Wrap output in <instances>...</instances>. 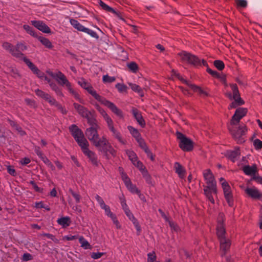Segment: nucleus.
Listing matches in <instances>:
<instances>
[{
  "instance_id": "1a4fd4ad",
  "label": "nucleus",
  "mask_w": 262,
  "mask_h": 262,
  "mask_svg": "<svg viewBox=\"0 0 262 262\" xmlns=\"http://www.w3.org/2000/svg\"><path fill=\"white\" fill-rule=\"evenodd\" d=\"M69 129L71 134L80 147L85 145L86 143L89 142L84 137L82 130L77 125L72 124L69 126Z\"/></svg>"
},
{
  "instance_id": "f3484780",
  "label": "nucleus",
  "mask_w": 262,
  "mask_h": 262,
  "mask_svg": "<svg viewBox=\"0 0 262 262\" xmlns=\"http://www.w3.org/2000/svg\"><path fill=\"white\" fill-rule=\"evenodd\" d=\"M95 199L99 204L100 208L104 210L105 213L107 216L111 218L116 215L111 211L110 206L105 204L103 199L98 194H96Z\"/></svg>"
},
{
  "instance_id": "0e129e2a",
  "label": "nucleus",
  "mask_w": 262,
  "mask_h": 262,
  "mask_svg": "<svg viewBox=\"0 0 262 262\" xmlns=\"http://www.w3.org/2000/svg\"><path fill=\"white\" fill-rule=\"evenodd\" d=\"M144 151L147 155V156L151 160V161H155V156L154 155H153L152 152L151 151V150L149 149L148 147L146 149L144 150Z\"/></svg>"
},
{
  "instance_id": "6ab92c4d",
  "label": "nucleus",
  "mask_w": 262,
  "mask_h": 262,
  "mask_svg": "<svg viewBox=\"0 0 262 262\" xmlns=\"http://www.w3.org/2000/svg\"><path fill=\"white\" fill-rule=\"evenodd\" d=\"M219 241L220 244V250L222 251L221 256L222 257H224L226 254L227 251L229 250L231 245V242L230 239L226 238H222Z\"/></svg>"
},
{
  "instance_id": "7c9ffc66",
  "label": "nucleus",
  "mask_w": 262,
  "mask_h": 262,
  "mask_svg": "<svg viewBox=\"0 0 262 262\" xmlns=\"http://www.w3.org/2000/svg\"><path fill=\"white\" fill-rule=\"evenodd\" d=\"M36 38L41 43L42 45L46 48L49 49H52L53 48V46L51 41L47 38L43 37L42 36H38Z\"/></svg>"
},
{
  "instance_id": "864d4df0",
  "label": "nucleus",
  "mask_w": 262,
  "mask_h": 262,
  "mask_svg": "<svg viewBox=\"0 0 262 262\" xmlns=\"http://www.w3.org/2000/svg\"><path fill=\"white\" fill-rule=\"evenodd\" d=\"M157 256L155 251L147 254V262H155L156 260Z\"/></svg>"
},
{
  "instance_id": "09e8293b",
  "label": "nucleus",
  "mask_w": 262,
  "mask_h": 262,
  "mask_svg": "<svg viewBox=\"0 0 262 262\" xmlns=\"http://www.w3.org/2000/svg\"><path fill=\"white\" fill-rule=\"evenodd\" d=\"M69 192L72 194L73 197L75 199L76 203H79L80 202L81 196L78 192L73 191L72 189H69Z\"/></svg>"
},
{
  "instance_id": "0eeeda50",
  "label": "nucleus",
  "mask_w": 262,
  "mask_h": 262,
  "mask_svg": "<svg viewBox=\"0 0 262 262\" xmlns=\"http://www.w3.org/2000/svg\"><path fill=\"white\" fill-rule=\"evenodd\" d=\"M178 55L181 57V61L183 63H187L195 68L200 67L203 65L202 59H200L198 56L191 53L182 51L179 53Z\"/></svg>"
},
{
  "instance_id": "ea45409f",
  "label": "nucleus",
  "mask_w": 262,
  "mask_h": 262,
  "mask_svg": "<svg viewBox=\"0 0 262 262\" xmlns=\"http://www.w3.org/2000/svg\"><path fill=\"white\" fill-rule=\"evenodd\" d=\"M23 28L24 30L30 35L36 38L38 35L37 33L35 32L34 29L28 25H23Z\"/></svg>"
},
{
  "instance_id": "6e6552de",
  "label": "nucleus",
  "mask_w": 262,
  "mask_h": 262,
  "mask_svg": "<svg viewBox=\"0 0 262 262\" xmlns=\"http://www.w3.org/2000/svg\"><path fill=\"white\" fill-rule=\"evenodd\" d=\"M176 136L179 141V147L183 151L190 152L193 150L194 142L190 138L178 130L176 132Z\"/></svg>"
},
{
  "instance_id": "f704fd0d",
  "label": "nucleus",
  "mask_w": 262,
  "mask_h": 262,
  "mask_svg": "<svg viewBox=\"0 0 262 262\" xmlns=\"http://www.w3.org/2000/svg\"><path fill=\"white\" fill-rule=\"evenodd\" d=\"M125 152L133 164H135V163H136L137 161L138 160V158L136 154L133 150L129 149L126 150Z\"/></svg>"
},
{
  "instance_id": "37998d69",
  "label": "nucleus",
  "mask_w": 262,
  "mask_h": 262,
  "mask_svg": "<svg viewBox=\"0 0 262 262\" xmlns=\"http://www.w3.org/2000/svg\"><path fill=\"white\" fill-rule=\"evenodd\" d=\"M214 67L220 71H222L225 68V64L222 60H215L213 61Z\"/></svg>"
},
{
  "instance_id": "bb28decb",
  "label": "nucleus",
  "mask_w": 262,
  "mask_h": 262,
  "mask_svg": "<svg viewBox=\"0 0 262 262\" xmlns=\"http://www.w3.org/2000/svg\"><path fill=\"white\" fill-rule=\"evenodd\" d=\"M242 170L246 175L254 176L257 170V165L255 164H253L251 166L248 165H245L243 167Z\"/></svg>"
},
{
  "instance_id": "a18cd8bd",
  "label": "nucleus",
  "mask_w": 262,
  "mask_h": 262,
  "mask_svg": "<svg viewBox=\"0 0 262 262\" xmlns=\"http://www.w3.org/2000/svg\"><path fill=\"white\" fill-rule=\"evenodd\" d=\"M143 177L145 179L146 182L148 184H151L152 185V178L151 176L149 174L147 170H144V172L142 173Z\"/></svg>"
},
{
  "instance_id": "3c124183",
  "label": "nucleus",
  "mask_w": 262,
  "mask_h": 262,
  "mask_svg": "<svg viewBox=\"0 0 262 262\" xmlns=\"http://www.w3.org/2000/svg\"><path fill=\"white\" fill-rule=\"evenodd\" d=\"M102 80L104 83H112L116 80V78L114 76L111 77L108 75H105L103 76Z\"/></svg>"
},
{
  "instance_id": "8fccbe9b",
  "label": "nucleus",
  "mask_w": 262,
  "mask_h": 262,
  "mask_svg": "<svg viewBox=\"0 0 262 262\" xmlns=\"http://www.w3.org/2000/svg\"><path fill=\"white\" fill-rule=\"evenodd\" d=\"M35 207L36 208H44L47 211H50L51 210L50 207L48 205L44 204L42 201L36 202Z\"/></svg>"
},
{
  "instance_id": "5fc2aeb1",
  "label": "nucleus",
  "mask_w": 262,
  "mask_h": 262,
  "mask_svg": "<svg viewBox=\"0 0 262 262\" xmlns=\"http://www.w3.org/2000/svg\"><path fill=\"white\" fill-rule=\"evenodd\" d=\"M104 119L106 122L107 127L108 129L112 127H114V124L112 118L109 116V115L104 118Z\"/></svg>"
},
{
  "instance_id": "e433bc0d",
  "label": "nucleus",
  "mask_w": 262,
  "mask_h": 262,
  "mask_svg": "<svg viewBox=\"0 0 262 262\" xmlns=\"http://www.w3.org/2000/svg\"><path fill=\"white\" fill-rule=\"evenodd\" d=\"M190 88L193 91V92H198L200 95H203L205 96H209V94L207 92L204 91L201 87L195 84H192V85H190Z\"/></svg>"
},
{
  "instance_id": "4d7b16f0",
  "label": "nucleus",
  "mask_w": 262,
  "mask_h": 262,
  "mask_svg": "<svg viewBox=\"0 0 262 262\" xmlns=\"http://www.w3.org/2000/svg\"><path fill=\"white\" fill-rule=\"evenodd\" d=\"M29 183L32 186L33 188L36 192L40 193L43 192V189L42 188L39 187L34 181H31Z\"/></svg>"
},
{
  "instance_id": "79ce46f5",
  "label": "nucleus",
  "mask_w": 262,
  "mask_h": 262,
  "mask_svg": "<svg viewBox=\"0 0 262 262\" xmlns=\"http://www.w3.org/2000/svg\"><path fill=\"white\" fill-rule=\"evenodd\" d=\"M79 243L81 244V246L84 249H91V246L89 243L83 237L80 236L79 238Z\"/></svg>"
},
{
  "instance_id": "20e7f679",
  "label": "nucleus",
  "mask_w": 262,
  "mask_h": 262,
  "mask_svg": "<svg viewBox=\"0 0 262 262\" xmlns=\"http://www.w3.org/2000/svg\"><path fill=\"white\" fill-rule=\"evenodd\" d=\"M230 87L232 93L229 92L226 94V97L230 100H234L229 105L228 109L236 108L245 104L244 100L241 97V95L238 86L236 83L230 84Z\"/></svg>"
},
{
  "instance_id": "2f4dec72",
  "label": "nucleus",
  "mask_w": 262,
  "mask_h": 262,
  "mask_svg": "<svg viewBox=\"0 0 262 262\" xmlns=\"http://www.w3.org/2000/svg\"><path fill=\"white\" fill-rule=\"evenodd\" d=\"M202 62L203 66H204V67L207 68L206 71L208 73L210 74L214 78H219L220 73L216 71H213V70H211L209 67V66H208L207 61L205 59H202Z\"/></svg>"
},
{
  "instance_id": "bf43d9fd",
  "label": "nucleus",
  "mask_w": 262,
  "mask_h": 262,
  "mask_svg": "<svg viewBox=\"0 0 262 262\" xmlns=\"http://www.w3.org/2000/svg\"><path fill=\"white\" fill-rule=\"evenodd\" d=\"M253 145L256 150H260L262 148V141L258 139H256L253 141Z\"/></svg>"
},
{
  "instance_id": "4c0bfd02",
  "label": "nucleus",
  "mask_w": 262,
  "mask_h": 262,
  "mask_svg": "<svg viewBox=\"0 0 262 262\" xmlns=\"http://www.w3.org/2000/svg\"><path fill=\"white\" fill-rule=\"evenodd\" d=\"M127 129L129 131V132H130V134L132 135V136L133 137H134L136 140H137V139H138L141 137V135L140 133H139V132L138 131V130L137 129L134 128L132 126H130V125L128 126Z\"/></svg>"
},
{
  "instance_id": "a878e982",
  "label": "nucleus",
  "mask_w": 262,
  "mask_h": 262,
  "mask_svg": "<svg viewBox=\"0 0 262 262\" xmlns=\"http://www.w3.org/2000/svg\"><path fill=\"white\" fill-rule=\"evenodd\" d=\"M110 131L112 133V135L114 138L117 140L118 141L123 145H125L126 141L123 139L121 133L115 127H112L109 129Z\"/></svg>"
},
{
  "instance_id": "58836bf2",
  "label": "nucleus",
  "mask_w": 262,
  "mask_h": 262,
  "mask_svg": "<svg viewBox=\"0 0 262 262\" xmlns=\"http://www.w3.org/2000/svg\"><path fill=\"white\" fill-rule=\"evenodd\" d=\"M53 102L51 103V104H50L51 105H54L55 106L57 109L58 110H59L60 111V112L63 114V115H66L67 114V111L66 110V109L64 107L62 106V105L61 104H60L59 103H58L56 100L55 99H54V100L53 101H52Z\"/></svg>"
},
{
  "instance_id": "4be33fe9",
  "label": "nucleus",
  "mask_w": 262,
  "mask_h": 262,
  "mask_svg": "<svg viewBox=\"0 0 262 262\" xmlns=\"http://www.w3.org/2000/svg\"><path fill=\"white\" fill-rule=\"evenodd\" d=\"M31 24L39 31L45 33H50L51 29L43 21L41 20H31Z\"/></svg>"
},
{
  "instance_id": "39448f33",
  "label": "nucleus",
  "mask_w": 262,
  "mask_h": 262,
  "mask_svg": "<svg viewBox=\"0 0 262 262\" xmlns=\"http://www.w3.org/2000/svg\"><path fill=\"white\" fill-rule=\"evenodd\" d=\"M49 74L51 77L55 78L59 84L62 86L65 85L69 93L71 94L76 100H79L80 99L79 94L73 89L71 82H69L66 76L61 71H58L56 73L51 72Z\"/></svg>"
},
{
  "instance_id": "72a5a7b5",
  "label": "nucleus",
  "mask_w": 262,
  "mask_h": 262,
  "mask_svg": "<svg viewBox=\"0 0 262 262\" xmlns=\"http://www.w3.org/2000/svg\"><path fill=\"white\" fill-rule=\"evenodd\" d=\"M128 85L134 92L138 93L141 97L144 96L143 91L139 85L133 83H128Z\"/></svg>"
},
{
  "instance_id": "5701e85b",
  "label": "nucleus",
  "mask_w": 262,
  "mask_h": 262,
  "mask_svg": "<svg viewBox=\"0 0 262 262\" xmlns=\"http://www.w3.org/2000/svg\"><path fill=\"white\" fill-rule=\"evenodd\" d=\"M132 113L138 123L141 126V127L144 128L146 125V123L141 112L137 108L133 107L132 110Z\"/></svg>"
},
{
  "instance_id": "6e6d98bb",
  "label": "nucleus",
  "mask_w": 262,
  "mask_h": 262,
  "mask_svg": "<svg viewBox=\"0 0 262 262\" xmlns=\"http://www.w3.org/2000/svg\"><path fill=\"white\" fill-rule=\"evenodd\" d=\"M119 199L120 200V204L121 205V207L124 211H125L127 209H129L126 203V200L123 195H122L121 196L119 197Z\"/></svg>"
},
{
  "instance_id": "a19ab883",
  "label": "nucleus",
  "mask_w": 262,
  "mask_h": 262,
  "mask_svg": "<svg viewBox=\"0 0 262 262\" xmlns=\"http://www.w3.org/2000/svg\"><path fill=\"white\" fill-rule=\"evenodd\" d=\"M126 188L133 193H139V190L135 185L133 184L132 181L125 185Z\"/></svg>"
},
{
  "instance_id": "680f3d73",
  "label": "nucleus",
  "mask_w": 262,
  "mask_h": 262,
  "mask_svg": "<svg viewBox=\"0 0 262 262\" xmlns=\"http://www.w3.org/2000/svg\"><path fill=\"white\" fill-rule=\"evenodd\" d=\"M25 101L28 105H29L31 107H32L34 108L36 107V102L35 100H34L33 99H31L29 98H26L25 99Z\"/></svg>"
},
{
  "instance_id": "aec40b11",
  "label": "nucleus",
  "mask_w": 262,
  "mask_h": 262,
  "mask_svg": "<svg viewBox=\"0 0 262 262\" xmlns=\"http://www.w3.org/2000/svg\"><path fill=\"white\" fill-rule=\"evenodd\" d=\"M126 215L128 217V219L132 222L134 224L135 227L137 230V235H139L141 232V228L139 222L137 219L134 216L133 213L130 211L129 209H127L124 211Z\"/></svg>"
},
{
  "instance_id": "9d476101",
  "label": "nucleus",
  "mask_w": 262,
  "mask_h": 262,
  "mask_svg": "<svg viewBox=\"0 0 262 262\" xmlns=\"http://www.w3.org/2000/svg\"><path fill=\"white\" fill-rule=\"evenodd\" d=\"M89 143L88 142L85 145L80 147L83 154L89 159V161L94 166L98 167L100 164L98 159V157L96 153L91 150L89 148Z\"/></svg>"
},
{
  "instance_id": "cd10ccee",
  "label": "nucleus",
  "mask_w": 262,
  "mask_h": 262,
  "mask_svg": "<svg viewBox=\"0 0 262 262\" xmlns=\"http://www.w3.org/2000/svg\"><path fill=\"white\" fill-rule=\"evenodd\" d=\"M175 172L178 174L181 179H183L185 177L186 170L182 165L179 162H176L174 164Z\"/></svg>"
},
{
  "instance_id": "f03ea898",
  "label": "nucleus",
  "mask_w": 262,
  "mask_h": 262,
  "mask_svg": "<svg viewBox=\"0 0 262 262\" xmlns=\"http://www.w3.org/2000/svg\"><path fill=\"white\" fill-rule=\"evenodd\" d=\"M83 89L87 91L96 100L100 102L101 104L107 107L111 111L116 115L120 118H123V112L113 102L106 99L103 96H100L97 93L96 91L94 90L93 86L88 83L84 78H82L80 81L78 82Z\"/></svg>"
},
{
  "instance_id": "a211bd4d",
  "label": "nucleus",
  "mask_w": 262,
  "mask_h": 262,
  "mask_svg": "<svg viewBox=\"0 0 262 262\" xmlns=\"http://www.w3.org/2000/svg\"><path fill=\"white\" fill-rule=\"evenodd\" d=\"M240 155V148L238 146L235 147L233 150H227L225 154V156L233 163L237 160Z\"/></svg>"
},
{
  "instance_id": "2eb2a0df",
  "label": "nucleus",
  "mask_w": 262,
  "mask_h": 262,
  "mask_svg": "<svg viewBox=\"0 0 262 262\" xmlns=\"http://www.w3.org/2000/svg\"><path fill=\"white\" fill-rule=\"evenodd\" d=\"M2 46L4 49L8 51L12 56L16 58L22 60V58L25 57L21 51L18 50L17 48H15L12 44L6 41L3 42Z\"/></svg>"
},
{
  "instance_id": "603ef678",
  "label": "nucleus",
  "mask_w": 262,
  "mask_h": 262,
  "mask_svg": "<svg viewBox=\"0 0 262 262\" xmlns=\"http://www.w3.org/2000/svg\"><path fill=\"white\" fill-rule=\"evenodd\" d=\"M134 165L139 169V170L141 172V173L144 172V170H147L146 169V167L144 166V165L142 163V162H141L140 161H139V160H138L137 161V162H136V163H135V164H134Z\"/></svg>"
},
{
  "instance_id": "9b49d317",
  "label": "nucleus",
  "mask_w": 262,
  "mask_h": 262,
  "mask_svg": "<svg viewBox=\"0 0 262 262\" xmlns=\"http://www.w3.org/2000/svg\"><path fill=\"white\" fill-rule=\"evenodd\" d=\"M225 218L223 213H220L217 221L216 233L218 239L226 238V231L225 229Z\"/></svg>"
},
{
  "instance_id": "052dcab7",
  "label": "nucleus",
  "mask_w": 262,
  "mask_h": 262,
  "mask_svg": "<svg viewBox=\"0 0 262 262\" xmlns=\"http://www.w3.org/2000/svg\"><path fill=\"white\" fill-rule=\"evenodd\" d=\"M237 7L246 8L247 6V2L246 0H236Z\"/></svg>"
},
{
  "instance_id": "f8f14e48",
  "label": "nucleus",
  "mask_w": 262,
  "mask_h": 262,
  "mask_svg": "<svg viewBox=\"0 0 262 262\" xmlns=\"http://www.w3.org/2000/svg\"><path fill=\"white\" fill-rule=\"evenodd\" d=\"M70 23L71 25L78 31L86 33V34L90 35L91 37L96 39H99V36L96 32L89 28L84 27L77 20L74 18H71L70 20Z\"/></svg>"
},
{
  "instance_id": "774afa93",
  "label": "nucleus",
  "mask_w": 262,
  "mask_h": 262,
  "mask_svg": "<svg viewBox=\"0 0 262 262\" xmlns=\"http://www.w3.org/2000/svg\"><path fill=\"white\" fill-rule=\"evenodd\" d=\"M251 180H254L257 183L262 184V177L259 176H256L254 175L251 179Z\"/></svg>"
},
{
  "instance_id": "b1692460",
  "label": "nucleus",
  "mask_w": 262,
  "mask_h": 262,
  "mask_svg": "<svg viewBox=\"0 0 262 262\" xmlns=\"http://www.w3.org/2000/svg\"><path fill=\"white\" fill-rule=\"evenodd\" d=\"M86 119L87 123L89 126L92 125H96L98 123L96 119V115L94 110L90 111L88 113L85 114L84 118Z\"/></svg>"
},
{
  "instance_id": "7ed1b4c3",
  "label": "nucleus",
  "mask_w": 262,
  "mask_h": 262,
  "mask_svg": "<svg viewBox=\"0 0 262 262\" xmlns=\"http://www.w3.org/2000/svg\"><path fill=\"white\" fill-rule=\"evenodd\" d=\"M203 177L207 185H203L204 195L213 204L215 203L212 193L216 194L217 192L216 182L214 177L210 169L203 171Z\"/></svg>"
},
{
  "instance_id": "f257e3e1",
  "label": "nucleus",
  "mask_w": 262,
  "mask_h": 262,
  "mask_svg": "<svg viewBox=\"0 0 262 262\" xmlns=\"http://www.w3.org/2000/svg\"><path fill=\"white\" fill-rule=\"evenodd\" d=\"M100 126L98 123L96 125H90L85 130V135L92 144L97 148V149L104 154L107 159H110V155L115 157L117 155V151L113 148L112 145L103 136L100 137L98 134V130Z\"/></svg>"
},
{
  "instance_id": "c03bdc74",
  "label": "nucleus",
  "mask_w": 262,
  "mask_h": 262,
  "mask_svg": "<svg viewBox=\"0 0 262 262\" xmlns=\"http://www.w3.org/2000/svg\"><path fill=\"white\" fill-rule=\"evenodd\" d=\"M115 87L119 93H126L128 89L127 86L123 83H118L116 84Z\"/></svg>"
},
{
  "instance_id": "69168bd1",
  "label": "nucleus",
  "mask_w": 262,
  "mask_h": 262,
  "mask_svg": "<svg viewBox=\"0 0 262 262\" xmlns=\"http://www.w3.org/2000/svg\"><path fill=\"white\" fill-rule=\"evenodd\" d=\"M121 176L122 180H123L125 185L127 184H128L130 182H131L130 179L125 172L121 174Z\"/></svg>"
},
{
  "instance_id": "412c9836",
  "label": "nucleus",
  "mask_w": 262,
  "mask_h": 262,
  "mask_svg": "<svg viewBox=\"0 0 262 262\" xmlns=\"http://www.w3.org/2000/svg\"><path fill=\"white\" fill-rule=\"evenodd\" d=\"M245 192L249 197L253 200H261L262 198V193L256 187H247L245 189Z\"/></svg>"
},
{
  "instance_id": "393cba45",
  "label": "nucleus",
  "mask_w": 262,
  "mask_h": 262,
  "mask_svg": "<svg viewBox=\"0 0 262 262\" xmlns=\"http://www.w3.org/2000/svg\"><path fill=\"white\" fill-rule=\"evenodd\" d=\"M35 94L38 97H40L43 99H44L45 101H47L50 104H51V103L53 102L55 98L51 97V96L45 92L44 91L37 89L35 90Z\"/></svg>"
},
{
  "instance_id": "dca6fc26",
  "label": "nucleus",
  "mask_w": 262,
  "mask_h": 262,
  "mask_svg": "<svg viewBox=\"0 0 262 262\" xmlns=\"http://www.w3.org/2000/svg\"><path fill=\"white\" fill-rule=\"evenodd\" d=\"M22 60L27 65L31 71L38 78L42 79L45 76V73L41 71L30 59L27 57H23Z\"/></svg>"
},
{
  "instance_id": "473e14b6",
  "label": "nucleus",
  "mask_w": 262,
  "mask_h": 262,
  "mask_svg": "<svg viewBox=\"0 0 262 262\" xmlns=\"http://www.w3.org/2000/svg\"><path fill=\"white\" fill-rule=\"evenodd\" d=\"M57 222L63 228H66L70 225L71 221L70 217L64 216L58 219Z\"/></svg>"
},
{
  "instance_id": "c85d7f7f",
  "label": "nucleus",
  "mask_w": 262,
  "mask_h": 262,
  "mask_svg": "<svg viewBox=\"0 0 262 262\" xmlns=\"http://www.w3.org/2000/svg\"><path fill=\"white\" fill-rule=\"evenodd\" d=\"M73 106L75 109L77 111L79 115L82 117L84 118V116L89 113L90 111L86 107L83 105H81L77 103H74Z\"/></svg>"
},
{
  "instance_id": "c9c22d12",
  "label": "nucleus",
  "mask_w": 262,
  "mask_h": 262,
  "mask_svg": "<svg viewBox=\"0 0 262 262\" xmlns=\"http://www.w3.org/2000/svg\"><path fill=\"white\" fill-rule=\"evenodd\" d=\"M50 86L51 89L53 91L55 92V93H56V94L57 96H58L59 97H64V95L62 92L61 89H60L55 82L54 83H51L50 84Z\"/></svg>"
},
{
  "instance_id": "e2e57ef3",
  "label": "nucleus",
  "mask_w": 262,
  "mask_h": 262,
  "mask_svg": "<svg viewBox=\"0 0 262 262\" xmlns=\"http://www.w3.org/2000/svg\"><path fill=\"white\" fill-rule=\"evenodd\" d=\"M15 48H17L20 51H24L27 50L28 47L26 45H25L24 43L22 42H18L16 44Z\"/></svg>"
},
{
  "instance_id": "ddd939ff",
  "label": "nucleus",
  "mask_w": 262,
  "mask_h": 262,
  "mask_svg": "<svg viewBox=\"0 0 262 262\" xmlns=\"http://www.w3.org/2000/svg\"><path fill=\"white\" fill-rule=\"evenodd\" d=\"M224 198L229 207L234 206V199L231 187L227 182L225 181L222 183Z\"/></svg>"
},
{
  "instance_id": "c756f323",
  "label": "nucleus",
  "mask_w": 262,
  "mask_h": 262,
  "mask_svg": "<svg viewBox=\"0 0 262 262\" xmlns=\"http://www.w3.org/2000/svg\"><path fill=\"white\" fill-rule=\"evenodd\" d=\"M99 4L101 7L102 9L104 10H105L107 12H111L118 17H120V12L116 11L115 10H114L113 8L110 7L107 5H106L105 3H104L101 0H99Z\"/></svg>"
},
{
  "instance_id": "13d9d810",
  "label": "nucleus",
  "mask_w": 262,
  "mask_h": 262,
  "mask_svg": "<svg viewBox=\"0 0 262 262\" xmlns=\"http://www.w3.org/2000/svg\"><path fill=\"white\" fill-rule=\"evenodd\" d=\"M42 235L43 236H46L49 239H51L56 244H58L59 243V240L56 238L55 236L52 234L45 233H43Z\"/></svg>"
},
{
  "instance_id": "423d86ee",
  "label": "nucleus",
  "mask_w": 262,
  "mask_h": 262,
  "mask_svg": "<svg viewBox=\"0 0 262 262\" xmlns=\"http://www.w3.org/2000/svg\"><path fill=\"white\" fill-rule=\"evenodd\" d=\"M228 128L232 137L237 144H243L245 142V136L248 130V128L245 125H240L237 127L235 125H231L230 124Z\"/></svg>"
},
{
  "instance_id": "4468645a",
  "label": "nucleus",
  "mask_w": 262,
  "mask_h": 262,
  "mask_svg": "<svg viewBox=\"0 0 262 262\" xmlns=\"http://www.w3.org/2000/svg\"><path fill=\"white\" fill-rule=\"evenodd\" d=\"M248 113V109L245 107H238L235 110L234 115L231 117L230 120L231 125H237L240 120L245 117Z\"/></svg>"
},
{
  "instance_id": "338daca9",
  "label": "nucleus",
  "mask_w": 262,
  "mask_h": 262,
  "mask_svg": "<svg viewBox=\"0 0 262 262\" xmlns=\"http://www.w3.org/2000/svg\"><path fill=\"white\" fill-rule=\"evenodd\" d=\"M104 254L103 252H93L91 254V257L94 259H97L100 258Z\"/></svg>"
},
{
  "instance_id": "49530a36",
  "label": "nucleus",
  "mask_w": 262,
  "mask_h": 262,
  "mask_svg": "<svg viewBox=\"0 0 262 262\" xmlns=\"http://www.w3.org/2000/svg\"><path fill=\"white\" fill-rule=\"evenodd\" d=\"M136 140L138 142L140 147L142 148L143 150L148 147L146 142H145L144 140L142 138V137H140L138 139H137V140Z\"/></svg>"
},
{
  "instance_id": "de8ad7c7",
  "label": "nucleus",
  "mask_w": 262,
  "mask_h": 262,
  "mask_svg": "<svg viewBox=\"0 0 262 262\" xmlns=\"http://www.w3.org/2000/svg\"><path fill=\"white\" fill-rule=\"evenodd\" d=\"M128 67L129 70L133 73H136L138 70L139 67L138 64L134 61L128 64Z\"/></svg>"
}]
</instances>
